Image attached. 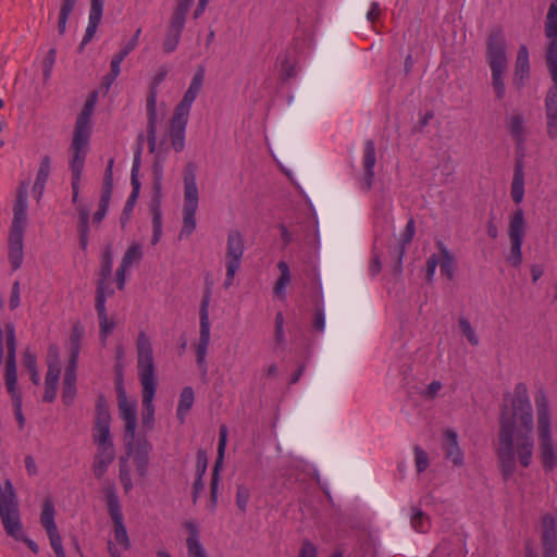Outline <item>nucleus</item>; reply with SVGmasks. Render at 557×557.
Returning <instances> with one entry per match:
<instances>
[{
	"label": "nucleus",
	"mask_w": 557,
	"mask_h": 557,
	"mask_svg": "<svg viewBox=\"0 0 557 557\" xmlns=\"http://www.w3.org/2000/svg\"><path fill=\"white\" fill-rule=\"evenodd\" d=\"M530 78V62H529V51L527 46H520L516 62H515V71L512 76V86L520 90L525 83Z\"/></svg>",
	"instance_id": "6ab92c4d"
},
{
	"label": "nucleus",
	"mask_w": 557,
	"mask_h": 557,
	"mask_svg": "<svg viewBox=\"0 0 557 557\" xmlns=\"http://www.w3.org/2000/svg\"><path fill=\"white\" fill-rule=\"evenodd\" d=\"M103 13V0H90V10L86 32L94 35L101 22Z\"/></svg>",
	"instance_id": "c9c22d12"
},
{
	"label": "nucleus",
	"mask_w": 557,
	"mask_h": 557,
	"mask_svg": "<svg viewBox=\"0 0 557 557\" xmlns=\"http://www.w3.org/2000/svg\"><path fill=\"white\" fill-rule=\"evenodd\" d=\"M442 449L445 458L451 461L455 466H461L463 462V454L458 444L457 433L447 429L443 433Z\"/></svg>",
	"instance_id": "412c9836"
},
{
	"label": "nucleus",
	"mask_w": 557,
	"mask_h": 557,
	"mask_svg": "<svg viewBox=\"0 0 557 557\" xmlns=\"http://www.w3.org/2000/svg\"><path fill=\"white\" fill-rule=\"evenodd\" d=\"M543 546L544 557H556V536H557V521L552 516H546L543 519Z\"/></svg>",
	"instance_id": "393cba45"
},
{
	"label": "nucleus",
	"mask_w": 557,
	"mask_h": 557,
	"mask_svg": "<svg viewBox=\"0 0 557 557\" xmlns=\"http://www.w3.org/2000/svg\"><path fill=\"white\" fill-rule=\"evenodd\" d=\"M54 505L50 499H46L42 505V511L40 515V522L45 528L46 532H50L57 530V524L54 522Z\"/></svg>",
	"instance_id": "a19ab883"
},
{
	"label": "nucleus",
	"mask_w": 557,
	"mask_h": 557,
	"mask_svg": "<svg viewBox=\"0 0 557 557\" xmlns=\"http://www.w3.org/2000/svg\"><path fill=\"white\" fill-rule=\"evenodd\" d=\"M190 110L176 106L170 121V138L173 149L181 152L185 148V132Z\"/></svg>",
	"instance_id": "4468645a"
},
{
	"label": "nucleus",
	"mask_w": 557,
	"mask_h": 557,
	"mask_svg": "<svg viewBox=\"0 0 557 557\" xmlns=\"http://www.w3.org/2000/svg\"><path fill=\"white\" fill-rule=\"evenodd\" d=\"M91 436L97 447H114L111 436V414L106 400L100 397L96 405Z\"/></svg>",
	"instance_id": "f8f14e48"
},
{
	"label": "nucleus",
	"mask_w": 557,
	"mask_h": 557,
	"mask_svg": "<svg viewBox=\"0 0 557 557\" xmlns=\"http://www.w3.org/2000/svg\"><path fill=\"white\" fill-rule=\"evenodd\" d=\"M549 44L546 49V65L550 74L553 86L549 89L546 106V126L547 135L552 139H557V38H548Z\"/></svg>",
	"instance_id": "0eeeda50"
},
{
	"label": "nucleus",
	"mask_w": 557,
	"mask_h": 557,
	"mask_svg": "<svg viewBox=\"0 0 557 557\" xmlns=\"http://www.w3.org/2000/svg\"><path fill=\"white\" fill-rule=\"evenodd\" d=\"M162 198H151L150 212L152 220V228L162 227Z\"/></svg>",
	"instance_id": "09e8293b"
},
{
	"label": "nucleus",
	"mask_w": 557,
	"mask_h": 557,
	"mask_svg": "<svg viewBox=\"0 0 557 557\" xmlns=\"http://www.w3.org/2000/svg\"><path fill=\"white\" fill-rule=\"evenodd\" d=\"M83 333V329L78 325H75L72 330L70 338V360L67 364L77 366L78 363Z\"/></svg>",
	"instance_id": "58836bf2"
},
{
	"label": "nucleus",
	"mask_w": 557,
	"mask_h": 557,
	"mask_svg": "<svg viewBox=\"0 0 557 557\" xmlns=\"http://www.w3.org/2000/svg\"><path fill=\"white\" fill-rule=\"evenodd\" d=\"M51 171V160L49 156H44L40 160L39 169L36 175V180L33 186V191L37 196L39 201L44 195L45 186L48 181Z\"/></svg>",
	"instance_id": "2f4dec72"
},
{
	"label": "nucleus",
	"mask_w": 557,
	"mask_h": 557,
	"mask_svg": "<svg viewBox=\"0 0 557 557\" xmlns=\"http://www.w3.org/2000/svg\"><path fill=\"white\" fill-rule=\"evenodd\" d=\"M298 557H317V548L310 542H304Z\"/></svg>",
	"instance_id": "774afa93"
},
{
	"label": "nucleus",
	"mask_w": 557,
	"mask_h": 557,
	"mask_svg": "<svg viewBox=\"0 0 557 557\" xmlns=\"http://www.w3.org/2000/svg\"><path fill=\"white\" fill-rule=\"evenodd\" d=\"M110 200H111L110 197L100 196V201H99V205H98V209L94 213V216H92V222L94 223L100 224L102 222V220L104 219V216H106V214L108 212Z\"/></svg>",
	"instance_id": "4d7b16f0"
},
{
	"label": "nucleus",
	"mask_w": 557,
	"mask_h": 557,
	"mask_svg": "<svg viewBox=\"0 0 557 557\" xmlns=\"http://www.w3.org/2000/svg\"><path fill=\"white\" fill-rule=\"evenodd\" d=\"M509 127L512 136H515L517 140H521L523 135L522 119L518 115L511 116L509 121Z\"/></svg>",
	"instance_id": "680f3d73"
},
{
	"label": "nucleus",
	"mask_w": 557,
	"mask_h": 557,
	"mask_svg": "<svg viewBox=\"0 0 557 557\" xmlns=\"http://www.w3.org/2000/svg\"><path fill=\"white\" fill-rule=\"evenodd\" d=\"M490 70L492 72V87L497 99L506 95V74L508 58L506 54V40L502 34L490 36Z\"/></svg>",
	"instance_id": "423d86ee"
},
{
	"label": "nucleus",
	"mask_w": 557,
	"mask_h": 557,
	"mask_svg": "<svg viewBox=\"0 0 557 557\" xmlns=\"http://www.w3.org/2000/svg\"><path fill=\"white\" fill-rule=\"evenodd\" d=\"M245 239L239 230H231L227 233L226 249H225V268L226 274L224 280V287L230 288L235 280L237 271L240 269L243 257L245 253Z\"/></svg>",
	"instance_id": "9b49d317"
},
{
	"label": "nucleus",
	"mask_w": 557,
	"mask_h": 557,
	"mask_svg": "<svg viewBox=\"0 0 557 557\" xmlns=\"http://www.w3.org/2000/svg\"><path fill=\"white\" fill-rule=\"evenodd\" d=\"M251 497L250 488L245 484L237 485L235 503L242 512H246Z\"/></svg>",
	"instance_id": "49530a36"
},
{
	"label": "nucleus",
	"mask_w": 557,
	"mask_h": 557,
	"mask_svg": "<svg viewBox=\"0 0 557 557\" xmlns=\"http://www.w3.org/2000/svg\"><path fill=\"white\" fill-rule=\"evenodd\" d=\"M50 545L55 554L57 557H66L63 545H62V539L59 534L58 529L47 532Z\"/></svg>",
	"instance_id": "5fc2aeb1"
},
{
	"label": "nucleus",
	"mask_w": 557,
	"mask_h": 557,
	"mask_svg": "<svg viewBox=\"0 0 557 557\" xmlns=\"http://www.w3.org/2000/svg\"><path fill=\"white\" fill-rule=\"evenodd\" d=\"M126 57H127V54L125 52H123L122 50L113 55V58L111 60V64H110L111 65V71H110V74L107 77L110 83L115 81V78L120 75V73H121V67H120L121 63L124 61V59Z\"/></svg>",
	"instance_id": "864d4df0"
},
{
	"label": "nucleus",
	"mask_w": 557,
	"mask_h": 557,
	"mask_svg": "<svg viewBox=\"0 0 557 557\" xmlns=\"http://www.w3.org/2000/svg\"><path fill=\"white\" fill-rule=\"evenodd\" d=\"M76 369L77 366L67 364L63 379L62 400L71 405L76 396Z\"/></svg>",
	"instance_id": "c85d7f7f"
},
{
	"label": "nucleus",
	"mask_w": 557,
	"mask_h": 557,
	"mask_svg": "<svg viewBox=\"0 0 557 557\" xmlns=\"http://www.w3.org/2000/svg\"><path fill=\"white\" fill-rule=\"evenodd\" d=\"M60 375L61 363L58 354H52L51 349L48 358V370L45 377V393L42 396V400L45 403L54 401L58 393Z\"/></svg>",
	"instance_id": "f3484780"
},
{
	"label": "nucleus",
	"mask_w": 557,
	"mask_h": 557,
	"mask_svg": "<svg viewBox=\"0 0 557 557\" xmlns=\"http://www.w3.org/2000/svg\"><path fill=\"white\" fill-rule=\"evenodd\" d=\"M185 528L188 531L186 539L187 556L188 557H209L206 548L200 543L198 527L189 521L185 523Z\"/></svg>",
	"instance_id": "cd10ccee"
},
{
	"label": "nucleus",
	"mask_w": 557,
	"mask_h": 557,
	"mask_svg": "<svg viewBox=\"0 0 557 557\" xmlns=\"http://www.w3.org/2000/svg\"><path fill=\"white\" fill-rule=\"evenodd\" d=\"M116 393L120 417L125 423V444L132 445L135 441L137 426V400L134 398H128L124 387L121 384L117 386Z\"/></svg>",
	"instance_id": "ddd939ff"
},
{
	"label": "nucleus",
	"mask_w": 557,
	"mask_h": 557,
	"mask_svg": "<svg viewBox=\"0 0 557 557\" xmlns=\"http://www.w3.org/2000/svg\"><path fill=\"white\" fill-rule=\"evenodd\" d=\"M511 198L515 203H520L524 197V171L521 160H518L513 170V177L511 182Z\"/></svg>",
	"instance_id": "473e14b6"
},
{
	"label": "nucleus",
	"mask_w": 557,
	"mask_h": 557,
	"mask_svg": "<svg viewBox=\"0 0 557 557\" xmlns=\"http://www.w3.org/2000/svg\"><path fill=\"white\" fill-rule=\"evenodd\" d=\"M376 163L375 144L372 139L363 141L361 165L363 174L360 178V188L363 191H369L374 183L375 172L374 166Z\"/></svg>",
	"instance_id": "2eb2a0df"
},
{
	"label": "nucleus",
	"mask_w": 557,
	"mask_h": 557,
	"mask_svg": "<svg viewBox=\"0 0 557 557\" xmlns=\"http://www.w3.org/2000/svg\"><path fill=\"white\" fill-rule=\"evenodd\" d=\"M115 459L114 447H97L94 456L92 472L97 479H102L107 473L110 465Z\"/></svg>",
	"instance_id": "a878e982"
},
{
	"label": "nucleus",
	"mask_w": 557,
	"mask_h": 557,
	"mask_svg": "<svg viewBox=\"0 0 557 557\" xmlns=\"http://www.w3.org/2000/svg\"><path fill=\"white\" fill-rule=\"evenodd\" d=\"M7 389H8L9 394L12 396V399H13L14 405H15V417H16V420L18 421L20 428H23L24 423H25V419H24V416H23L22 409H21V395H20V393L17 391V382L15 383L13 392H11L8 386H7Z\"/></svg>",
	"instance_id": "6e6d98bb"
},
{
	"label": "nucleus",
	"mask_w": 557,
	"mask_h": 557,
	"mask_svg": "<svg viewBox=\"0 0 557 557\" xmlns=\"http://www.w3.org/2000/svg\"><path fill=\"white\" fill-rule=\"evenodd\" d=\"M90 137L74 135L71 144V160H70V169L72 172V180L81 181L83 175V170L85 165V159L87 154V147L89 144Z\"/></svg>",
	"instance_id": "dca6fc26"
},
{
	"label": "nucleus",
	"mask_w": 557,
	"mask_h": 557,
	"mask_svg": "<svg viewBox=\"0 0 557 557\" xmlns=\"http://www.w3.org/2000/svg\"><path fill=\"white\" fill-rule=\"evenodd\" d=\"M129 453L133 454V462L136 468L137 475L145 479L149 469V455L152 450L151 444L147 440H139L136 444L126 445Z\"/></svg>",
	"instance_id": "a211bd4d"
},
{
	"label": "nucleus",
	"mask_w": 557,
	"mask_h": 557,
	"mask_svg": "<svg viewBox=\"0 0 557 557\" xmlns=\"http://www.w3.org/2000/svg\"><path fill=\"white\" fill-rule=\"evenodd\" d=\"M0 517L5 532L15 540H24L16 496L10 480L0 485Z\"/></svg>",
	"instance_id": "6e6552de"
},
{
	"label": "nucleus",
	"mask_w": 557,
	"mask_h": 557,
	"mask_svg": "<svg viewBox=\"0 0 557 557\" xmlns=\"http://www.w3.org/2000/svg\"><path fill=\"white\" fill-rule=\"evenodd\" d=\"M414 459L418 472H423L429 467L428 454L420 447L414 448Z\"/></svg>",
	"instance_id": "bf43d9fd"
},
{
	"label": "nucleus",
	"mask_w": 557,
	"mask_h": 557,
	"mask_svg": "<svg viewBox=\"0 0 557 557\" xmlns=\"http://www.w3.org/2000/svg\"><path fill=\"white\" fill-rule=\"evenodd\" d=\"M410 525L418 533H426L431 528L430 517L419 507L411 508Z\"/></svg>",
	"instance_id": "e433bc0d"
},
{
	"label": "nucleus",
	"mask_w": 557,
	"mask_h": 557,
	"mask_svg": "<svg viewBox=\"0 0 557 557\" xmlns=\"http://www.w3.org/2000/svg\"><path fill=\"white\" fill-rule=\"evenodd\" d=\"M535 407L540 458L544 470L552 471L557 467V447L552 435L549 401L544 392L535 395Z\"/></svg>",
	"instance_id": "7ed1b4c3"
},
{
	"label": "nucleus",
	"mask_w": 557,
	"mask_h": 557,
	"mask_svg": "<svg viewBox=\"0 0 557 557\" xmlns=\"http://www.w3.org/2000/svg\"><path fill=\"white\" fill-rule=\"evenodd\" d=\"M545 35L547 38H557V5L550 4L546 22H545Z\"/></svg>",
	"instance_id": "c03bdc74"
},
{
	"label": "nucleus",
	"mask_w": 557,
	"mask_h": 557,
	"mask_svg": "<svg viewBox=\"0 0 557 557\" xmlns=\"http://www.w3.org/2000/svg\"><path fill=\"white\" fill-rule=\"evenodd\" d=\"M119 476H120V481H121V484L123 486L125 494H128L133 490L134 485H133V481H132L131 470L128 468L126 459H122L120 461Z\"/></svg>",
	"instance_id": "de8ad7c7"
},
{
	"label": "nucleus",
	"mask_w": 557,
	"mask_h": 557,
	"mask_svg": "<svg viewBox=\"0 0 557 557\" xmlns=\"http://www.w3.org/2000/svg\"><path fill=\"white\" fill-rule=\"evenodd\" d=\"M227 429L225 425L220 428L219 444H218V458L214 466V473L211 480V509L214 510L218 502V484H219V468L222 463L224 451L226 447Z\"/></svg>",
	"instance_id": "4be33fe9"
},
{
	"label": "nucleus",
	"mask_w": 557,
	"mask_h": 557,
	"mask_svg": "<svg viewBox=\"0 0 557 557\" xmlns=\"http://www.w3.org/2000/svg\"><path fill=\"white\" fill-rule=\"evenodd\" d=\"M442 388L440 381H432L426 388L423 391L422 396L426 399H433Z\"/></svg>",
	"instance_id": "69168bd1"
},
{
	"label": "nucleus",
	"mask_w": 557,
	"mask_h": 557,
	"mask_svg": "<svg viewBox=\"0 0 557 557\" xmlns=\"http://www.w3.org/2000/svg\"><path fill=\"white\" fill-rule=\"evenodd\" d=\"M197 166L189 162L183 170L184 201L183 223L180 238L188 237L196 228V212L199 205V190L196 182Z\"/></svg>",
	"instance_id": "39448f33"
},
{
	"label": "nucleus",
	"mask_w": 557,
	"mask_h": 557,
	"mask_svg": "<svg viewBox=\"0 0 557 557\" xmlns=\"http://www.w3.org/2000/svg\"><path fill=\"white\" fill-rule=\"evenodd\" d=\"M459 327L463 336L468 339V342L476 346L479 344V338L475 334V331L471 326L470 322L466 318L459 319Z\"/></svg>",
	"instance_id": "603ef678"
},
{
	"label": "nucleus",
	"mask_w": 557,
	"mask_h": 557,
	"mask_svg": "<svg viewBox=\"0 0 557 557\" xmlns=\"http://www.w3.org/2000/svg\"><path fill=\"white\" fill-rule=\"evenodd\" d=\"M203 82H205V69L200 66L195 72V74L191 78V82H190L186 92L183 96V99L180 101V103L177 106L188 109V110H191L193 103L195 102V100L197 99V97L199 96V94L202 89Z\"/></svg>",
	"instance_id": "bb28decb"
},
{
	"label": "nucleus",
	"mask_w": 557,
	"mask_h": 557,
	"mask_svg": "<svg viewBox=\"0 0 557 557\" xmlns=\"http://www.w3.org/2000/svg\"><path fill=\"white\" fill-rule=\"evenodd\" d=\"M113 267V252L111 247H107L102 252L101 257V276L100 281H103L107 284L108 280L111 276Z\"/></svg>",
	"instance_id": "a18cd8bd"
},
{
	"label": "nucleus",
	"mask_w": 557,
	"mask_h": 557,
	"mask_svg": "<svg viewBox=\"0 0 557 557\" xmlns=\"http://www.w3.org/2000/svg\"><path fill=\"white\" fill-rule=\"evenodd\" d=\"M211 325H199V339L196 344V359L198 366L203 369V371L207 370L206 366V356L208 351V347L210 345V338H211Z\"/></svg>",
	"instance_id": "7c9ffc66"
},
{
	"label": "nucleus",
	"mask_w": 557,
	"mask_h": 557,
	"mask_svg": "<svg viewBox=\"0 0 557 557\" xmlns=\"http://www.w3.org/2000/svg\"><path fill=\"white\" fill-rule=\"evenodd\" d=\"M277 269L280 271V276L276 280L273 294L281 300L286 299V288L290 284L292 274L288 264L285 261H278Z\"/></svg>",
	"instance_id": "f704fd0d"
},
{
	"label": "nucleus",
	"mask_w": 557,
	"mask_h": 557,
	"mask_svg": "<svg viewBox=\"0 0 557 557\" xmlns=\"http://www.w3.org/2000/svg\"><path fill=\"white\" fill-rule=\"evenodd\" d=\"M20 302H21V287H20V283L18 282H14L13 286H12V290H11L10 301H9L10 308L12 310L16 309L20 306Z\"/></svg>",
	"instance_id": "0e129e2a"
},
{
	"label": "nucleus",
	"mask_w": 557,
	"mask_h": 557,
	"mask_svg": "<svg viewBox=\"0 0 557 557\" xmlns=\"http://www.w3.org/2000/svg\"><path fill=\"white\" fill-rule=\"evenodd\" d=\"M78 232L89 233V212L86 208L79 210Z\"/></svg>",
	"instance_id": "e2e57ef3"
},
{
	"label": "nucleus",
	"mask_w": 557,
	"mask_h": 557,
	"mask_svg": "<svg viewBox=\"0 0 557 557\" xmlns=\"http://www.w3.org/2000/svg\"><path fill=\"white\" fill-rule=\"evenodd\" d=\"M168 65H161L152 76L149 85V92L146 100L148 127L147 136L150 150L152 151L157 145V122H158V110L157 100L159 95V87L165 81L169 74Z\"/></svg>",
	"instance_id": "9d476101"
},
{
	"label": "nucleus",
	"mask_w": 557,
	"mask_h": 557,
	"mask_svg": "<svg viewBox=\"0 0 557 557\" xmlns=\"http://www.w3.org/2000/svg\"><path fill=\"white\" fill-rule=\"evenodd\" d=\"M107 507L113 522L112 539L107 542L110 557H122V552L131 548V539L124 524V517L113 485L104 487Z\"/></svg>",
	"instance_id": "20e7f679"
},
{
	"label": "nucleus",
	"mask_w": 557,
	"mask_h": 557,
	"mask_svg": "<svg viewBox=\"0 0 557 557\" xmlns=\"http://www.w3.org/2000/svg\"><path fill=\"white\" fill-rule=\"evenodd\" d=\"M143 249L138 243H133L123 256L122 262L116 270V284L117 288L122 290L126 283V271L134 264L141 260Z\"/></svg>",
	"instance_id": "aec40b11"
},
{
	"label": "nucleus",
	"mask_w": 557,
	"mask_h": 557,
	"mask_svg": "<svg viewBox=\"0 0 557 557\" xmlns=\"http://www.w3.org/2000/svg\"><path fill=\"white\" fill-rule=\"evenodd\" d=\"M437 257V265L440 267L441 274L446 276L447 278L453 277L454 273V260L449 252L441 247V252L436 255Z\"/></svg>",
	"instance_id": "37998d69"
},
{
	"label": "nucleus",
	"mask_w": 557,
	"mask_h": 557,
	"mask_svg": "<svg viewBox=\"0 0 557 557\" xmlns=\"http://www.w3.org/2000/svg\"><path fill=\"white\" fill-rule=\"evenodd\" d=\"M27 193L21 188L13 208V220L10 227L11 232L24 233L27 222Z\"/></svg>",
	"instance_id": "5701e85b"
},
{
	"label": "nucleus",
	"mask_w": 557,
	"mask_h": 557,
	"mask_svg": "<svg viewBox=\"0 0 557 557\" xmlns=\"http://www.w3.org/2000/svg\"><path fill=\"white\" fill-rule=\"evenodd\" d=\"M94 108L95 99L91 98L86 101L82 112L76 120L74 135L90 137V117L92 115Z\"/></svg>",
	"instance_id": "c756f323"
},
{
	"label": "nucleus",
	"mask_w": 557,
	"mask_h": 557,
	"mask_svg": "<svg viewBox=\"0 0 557 557\" xmlns=\"http://www.w3.org/2000/svg\"><path fill=\"white\" fill-rule=\"evenodd\" d=\"M194 2L195 0H176L170 21L185 26L187 13Z\"/></svg>",
	"instance_id": "79ce46f5"
},
{
	"label": "nucleus",
	"mask_w": 557,
	"mask_h": 557,
	"mask_svg": "<svg viewBox=\"0 0 557 557\" xmlns=\"http://www.w3.org/2000/svg\"><path fill=\"white\" fill-rule=\"evenodd\" d=\"M527 233V222L524 212L521 208L516 209L508 216V238L509 251L506 256V261L517 268L522 263L521 247Z\"/></svg>",
	"instance_id": "1a4fd4ad"
},
{
	"label": "nucleus",
	"mask_w": 557,
	"mask_h": 557,
	"mask_svg": "<svg viewBox=\"0 0 557 557\" xmlns=\"http://www.w3.org/2000/svg\"><path fill=\"white\" fill-rule=\"evenodd\" d=\"M209 304H210V296L206 295L200 304V310H199V325H211L210 324V318H209Z\"/></svg>",
	"instance_id": "052dcab7"
},
{
	"label": "nucleus",
	"mask_w": 557,
	"mask_h": 557,
	"mask_svg": "<svg viewBox=\"0 0 557 557\" xmlns=\"http://www.w3.org/2000/svg\"><path fill=\"white\" fill-rule=\"evenodd\" d=\"M112 294L113 289L109 288L108 284H104L103 281H100L97 287L95 304L98 317L107 315L106 301Z\"/></svg>",
	"instance_id": "ea45409f"
},
{
	"label": "nucleus",
	"mask_w": 557,
	"mask_h": 557,
	"mask_svg": "<svg viewBox=\"0 0 557 557\" xmlns=\"http://www.w3.org/2000/svg\"><path fill=\"white\" fill-rule=\"evenodd\" d=\"M23 364L27 371L37 369V357L29 349L25 350L23 355Z\"/></svg>",
	"instance_id": "338daca9"
},
{
	"label": "nucleus",
	"mask_w": 557,
	"mask_h": 557,
	"mask_svg": "<svg viewBox=\"0 0 557 557\" xmlns=\"http://www.w3.org/2000/svg\"><path fill=\"white\" fill-rule=\"evenodd\" d=\"M194 389L190 386L184 387L180 395V400L176 410L177 418L180 419L181 423H184L187 412L194 405Z\"/></svg>",
	"instance_id": "4c0bfd02"
},
{
	"label": "nucleus",
	"mask_w": 557,
	"mask_h": 557,
	"mask_svg": "<svg viewBox=\"0 0 557 557\" xmlns=\"http://www.w3.org/2000/svg\"><path fill=\"white\" fill-rule=\"evenodd\" d=\"M9 261L13 271L21 268L24 259V233L11 232L8 239Z\"/></svg>",
	"instance_id": "b1692460"
},
{
	"label": "nucleus",
	"mask_w": 557,
	"mask_h": 557,
	"mask_svg": "<svg viewBox=\"0 0 557 557\" xmlns=\"http://www.w3.org/2000/svg\"><path fill=\"white\" fill-rule=\"evenodd\" d=\"M99 319V329L100 336L104 341L114 330L115 323L113 320H110L107 315L98 317Z\"/></svg>",
	"instance_id": "13d9d810"
},
{
	"label": "nucleus",
	"mask_w": 557,
	"mask_h": 557,
	"mask_svg": "<svg viewBox=\"0 0 557 557\" xmlns=\"http://www.w3.org/2000/svg\"><path fill=\"white\" fill-rule=\"evenodd\" d=\"M533 449L532 406L525 384L518 383L505 395L500 413L497 454L504 472L512 473L516 459L522 467H529Z\"/></svg>",
	"instance_id": "f257e3e1"
},
{
	"label": "nucleus",
	"mask_w": 557,
	"mask_h": 557,
	"mask_svg": "<svg viewBox=\"0 0 557 557\" xmlns=\"http://www.w3.org/2000/svg\"><path fill=\"white\" fill-rule=\"evenodd\" d=\"M184 27V25L170 21L165 37L162 42V49L165 53H172L177 49Z\"/></svg>",
	"instance_id": "72a5a7b5"
},
{
	"label": "nucleus",
	"mask_w": 557,
	"mask_h": 557,
	"mask_svg": "<svg viewBox=\"0 0 557 557\" xmlns=\"http://www.w3.org/2000/svg\"><path fill=\"white\" fill-rule=\"evenodd\" d=\"M113 163H114L113 159L109 160V163H108L106 172H104L102 190H101V196H107L110 198L112 196V189H113V174H112Z\"/></svg>",
	"instance_id": "3c124183"
},
{
	"label": "nucleus",
	"mask_w": 557,
	"mask_h": 557,
	"mask_svg": "<svg viewBox=\"0 0 557 557\" xmlns=\"http://www.w3.org/2000/svg\"><path fill=\"white\" fill-rule=\"evenodd\" d=\"M138 377L141 384L143 425L151 430L154 423L153 399L157 389L152 343L145 332H140L136 342Z\"/></svg>",
	"instance_id": "f03ea898"
},
{
	"label": "nucleus",
	"mask_w": 557,
	"mask_h": 557,
	"mask_svg": "<svg viewBox=\"0 0 557 557\" xmlns=\"http://www.w3.org/2000/svg\"><path fill=\"white\" fill-rule=\"evenodd\" d=\"M162 177L163 171L162 166L159 163H156L153 166V186H152V197L151 198H162Z\"/></svg>",
	"instance_id": "8fccbe9b"
}]
</instances>
